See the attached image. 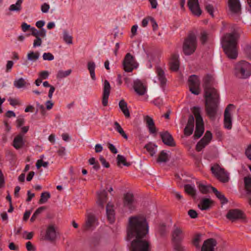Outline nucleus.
I'll list each match as a JSON object with an SVG mask.
<instances>
[{
  "label": "nucleus",
  "instance_id": "nucleus-46",
  "mask_svg": "<svg viewBox=\"0 0 251 251\" xmlns=\"http://www.w3.org/2000/svg\"><path fill=\"white\" fill-rule=\"evenodd\" d=\"M185 191L186 193L190 195L194 196L195 195V189L194 186L190 184H187L184 186Z\"/></svg>",
  "mask_w": 251,
  "mask_h": 251
},
{
  "label": "nucleus",
  "instance_id": "nucleus-36",
  "mask_svg": "<svg viewBox=\"0 0 251 251\" xmlns=\"http://www.w3.org/2000/svg\"><path fill=\"white\" fill-rule=\"evenodd\" d=\"M23 0H17L15 4H11L9 8L10 11H20L22 9Z\"/></svg>",
  "mask_w": 251,
  "mask_h": 251
},
{
  "label": "nucleus",
  "instance_id": "nucleus-30",
  "mask_svg": "<svg viewBox=\"0 0 251 251\" xmlns=\"http://www.w3.org/2000/svg\"><path fill=\"white\" fill-rule=\"evenodd\" d=\"M31 35L35 38L45 37L46 36V31L44 28H42L40 30H38L35 27H32L30 28Z\"/></svg>",
  "mask_w": 251,
  "mask_h": 251
},
{
  "label": "nucleus",
  "instance_id": "nucleus-47",
  "mask_svg": "<svg viewBox=\"0 0 251 251\" xmlns=\"http://www.w3.org/2000/svg\"><path fill=\"white\" fill-rule=\"evenodd\" d=\"M63 40L65 42L68 44H72L73 43V37L67 31H65L63 33Z\"/></svg>",
  "mask_w": 251,
  "mask_h": 251
},
{
  "label": "nucleus",
  "instance_id": "nucleus-1",
  "mask_svg": "<svg viewBox=\"0 0 251 251\" xmlns=\"http://www.w3.org/2000/svg\"><path fill=\"white\" fill-rule=\"evenodd\" d=\"M148 233V223L144 216H135L129 218L127 238L129 240L135 238L131 243V251H150V242L146 237Z\"/></svg>",
  "mask_w": 251,
  "mask_h": 251
},
{
  "label": "nucleus",
  "instance_id": "nucleus-44",
  "mask_svg": "<svg viewBox=\"0 0 251 251\" xmlns=\"http://www.w3.org/2000/svg\"><path fill=\"white\" fill-rule=\"evenodd\" d=\"M145 148L151 156H153L156 153V146L155 145L150 143L146 145Z\"/></svg>",
  "mask_w": 251,
  "mask_h": 251
},
{
  "label": "nucleus",
  "instance_id": "nucleus-18",
  "mask_svg": "<svg viewBox=\"0 0 251 251\" xmlns=\"http://www.w3.org/2000/svg\"><path fill=\"white\" fill-rule=\"evenodd\" d=\"M124 205L125 207L132 210L135 207V201L133 195L131 193H127L124 196Z\"/></svg>",
  "mask_w": 251,
  "mask_h": 251
},
{
  "label": "nucleus",
  "instance_id": "nucleus-3",
  "mask_svg": "<svg viewBox=\"0 0 251 251\" xmlns=\"http://www.w3.org/2000/svg\"><path fill=\"white\" fill-rule=\"evenodd\" d=\"M206 111L209 117L215 119L219 102V95L217 90L206 89Z\"/></svg>",
  "mask_w": 251,
  "mask_h": 251
},
{
  "label": "nucleus",
  "instance_id": "nucleus-7",
  "mask_svg": "<svg viewBox=\"0 0 251 251\" xmlns=\"http://www.w3.org/2000/svg\"><path fill=\"white\" fill-rule=\"evenodd\" d=\"M212 174L221 182L225 183L228 181L229 177L228 173L219 165H214L211 168Z\"/></svg>",
  "mask_w": 251,
  "mask_h": 251
},
{
  "label": "nucleus",
  "instance_id": "nucleus-4",
  "mask_svg": "<svg viewBox=\"0 0 251 251\" xmlns=\"http://www.w3.org/2000/svg\"><path fill=\"white\" fill-rule=\"evenodd\" d=\"M234 74L238 78H249L251 75V64L245 60L237 62L234 65Z\"/></svg>",
  "mask_w": 251,
  "mask_h": 251
},
{
  "label": "nucleus",
  "instance_id": "nucleus-52",
  "mask_svg": "<svg viewBox=\"0 0 251 251\" xmlns=\"http://www.w3.org/2000/svg\"><path fill=\"white\" fill-rule=\"evenodd\" d=\"M54 58L53 55L50 52H45L43 54V59L44 60L51 61Z\"/></svg>",
  "mask_w": 251,
  "mask_h": 251
},
{
  "label": "nucleus",
  "instance_id": "nucleus-56",
  "mask_svg": "<svg viewBox=\"0 0 251 251\" xmlns=\"http://www.w3.org/2000/svg\"><path fill=\"white\" fill-rule=\"evenodd\" d=\"M39 78L42 79H47L49 76V73L47 71L41 72L39 74Z\"/></svg>",
  "mask_w": 251,
  "mask_h": 251
},
{
  "label": "nucleus",
  "instance_id": "nucleus-11",
  "mask_svg": "<svg viewBox=\"0 0 251 251\" xmlns=\"http://www.w3.org/2000/svg\"><path fill=\"white\" fill-rule=\"evenodd\" d=\"M212 138V135L210 131H206L203 138L197 143L196 150L201 151L210 142Z\"/></svg>",
  "mask_w": 251,
  "mask_h": 251
},
{
  "label": "nucleus",
  "instance_id": "nucleus-48",
  "mask_svg": "<svg viewBox=\"0 0 251 251\" xmlns=\"http://www.w3.org/2000/svg\"><path fill=\"white\" fill-rule=\"evenodd\" d=\"M50 194L48 192H45L42 193L41 198L39 200L40 203H44L46 202L50 198Z\"/></svg>",
  "mask_w": 251,
  "mask_h": 251
},
{
  "label": "nucleus",
  "instance_id": "nucleus-32",
  "mask_svg": "<svg viewBox=\"0 0 251 251\" xmlns=\"http://www.w3.org/2000/svg\"><path fill=\"white\" fill-rule=\"evenodd\" d=\"M119 106L125 117H129L130 113L127 108V103L124 100H122L119 103Z\"/></svg>",
  "mask_w": 251,
  "mask_h": 251
},
{
  "label": "nucleus",
  "instance_id": "nucleus-31",
  "mask_svg": "<svg viewBox=\"0 0 251 251\" xmlns=\"http://www.w3.org/2000/svg\"><path fill=\"white\" fill-rule=\"evenodd\" d=\"M98 201L97 203L100 206L103 207L104 203L106 201L107 195L105 190L98 193Z\"/></svg>",
  "mask_w": 251,
  "mask_h": 251
},
{
  "label": "nucleus",
  "instance_id": "nucleus-40",
  "mask_svg": "<svg viewBox=\"0 0 251 251\" xmlns=\"http://www.w3.org/2000/svg\"><path fill=\"white\" fill-rule=\"evenodd\" d=\"M117 164L119 166H120V165L121 164H122L124 166H128L130 165L129 163H127L126 162V158L123 155L118 154L117 155Z\"/></svg>",
  "mask_w": 251,
  "mask_h": 251
},
{
  "label": "nucleus",
  "instance_id": "nucleus-50",
  "mask_svg": "<svg viewBox=\"0 0 251 251\" xmlns=\"http://www.w3.org/2000/svg\"><path fill=\"white\" fill-rule=\"evenodd\" d=\"M8 101L9 102L10 104L13 106L20 105L22 104V102L19 99H13L10 98L8 99Z\"/></svg>",
  "mask_w": 251,
  "mask_h": 251
},
{
  "label": "nucleus",
  "instance_id": "nucleus-42",
  "mask_svg": "<svg viewBox=\"0 0 251 251\" xmlns=\"http://www.w3.org/2000/svg\"><path fill=\"white\" fill-rule=\"evenodd\" d=\"M43 85L45 87H50V90L48 94V97L50 100L52 99L53 93L55 91V88L52 85H51L49 84L48 81H44L43 83Z\"/></svg>",
  "mask_w": 251,
  "mask_h": 251
},
{
  "label": "nucleus",
  "instance_id": "nucleus-41",
  "mask_svg": "<svg viewBox=\"0 0 251 251\" xmlns=\"http://www.w3.org/2000/svg\"><path fill=\"white\" fill-rule=\"evenodd\" d=\"M212 188L210 185H205L202 184H200L199 185V188L200 191L203 194H207L209 193L210 190L212 191Z\"/></svg>",
  "mask_w": 251,
  "mask_h": 251
},
{
  "label": "nucleus",
  "instance_id": "nucleus-12",
  "mask_svg": "<svg viewBox=\"0 0 251 251\" xmlns=\"http://www.w3.org/2000/svg\"><path fill=\"white\" fill-rule=\"evenodd\" d=\"M226 217L233 222L237 220H244L245 215L240 210L234 209H231L228 212Z\"/></svg>",
  "mask_w": 251,
  "mask_h": 251
},
{
  "label": "nucleus",
  "instance_id": "nucleus-2",
  "mask_svg": "<svg viewBox=\"0 0 251 251\" xmlns=\"http://www.w3.org/2000/svg\"><path fill=\"white\" fill-rule=\"evenodd\" d=\"M238 34L236 31L226 34L222 39V45L224 51L227 56L232 59L237 57V50Z\"/></svg>",
  "mask_w": 251,
  "mask_h": 251
},
{
  "label": "nucleus",
  "instance_id": "nucleus-13",
  "mask_svg": "<svg viewBox=\"0 0 251 251\" xmlns=\"http://www.w3.org/2000/svg\"><path fill=\"white\" fill-rule=\"evenodd\" d=\"M133 88L137 94L140 96H143L147 92V86L138 79L134 80Z\"/></svg>",
  "mask_w": 251,
  "mask_h": 251
},
{
  "label": "nucleus",
  "instance_id": "nucleus-60",
  "mask_svg": "<svg viewBox=\"0 0 251 251\" xmlns=\"http://www.w3.org/2000/svg\"><path fill=\"white\" fill-rule=\"evenodd\" d=\"M13 65H14V62L12 61H11V60L7 61L6 65V72H10Z\"/></svg>",
  "mask_w": 251,
  "mask_h": 251
},
{
  "label": "nucleus",
  "instance_id": "nucleus-33",
  "mask_svg": "<svg viewBox=\"0 0 251 251\" xmlns=\"http://www.w3.org/2000/svg\"><path fill=\"white\" fill-rule=\"evenodd\" d=\"M213 80L212 77L210 75H207L203 78V82H204V96H206V89H209L211 90H216L214 88L210 86L211 83L212 82Z\"/></svg>",
  "mask_w": 251,
  "mask_h": 251
},
{
  "label": "nucleus",
  "instance_id": "nucleus-37",
  "mask_svg": "<svg viewBox=\"0 0 251 251\" xmlns=\"http://www.w3.org/2000/svg\"><path fill=\"white\" fill-rule=\"evenodd\" d=\"M26 84L27 83L23 78H20L14 81V85L18 89L24 87Z\"/></svg>",
  "mask_w": 251,
  "mask_h": 251
},
{
  "label": "nucleus",
  "instance_id": "nucleus-63",
  "mask_svg": "<svg viewBox=\"0 0 251 251\" xmlns=\"http://www.w3.org/2000/svg\"><path fill=\"white\" fill-rule=\"evenodd\" d=\"M26 248L28 251H35V248L29 241L26 243Z\"/></svg>",
  "mask_w": 251,
  "mask_h": 251
},
{
  "label": "nucleus",
  "instance_id": "nucleus-58",
  "mask_svg": "<svg viewBox=\"0 0 251 251\" xmlns=\"http://www.w3.org/2000/svg\"><path fill=\"white\" fill-rule=\"evenodd\" d=\"M33 232H28L26 231H24L23 232V237L25 239L30 240L32 238Z\"/></svg>",
  "mask_w": 251,
  "mask_h": 251
},
{
  "label": "nucleus",
  "instance_id": "nucleus-62",
  "mask_svg": "<svg viewBox=\"0 0 251 251\" xmlns=\"http://www.w3.org/2000/svg\"><path fill=\"white\" fill-rule=\"evenodd\" d=\"M25 123V119L23 117H19L16 120L17 126L19 127L24 125Z\"/></svg>",
  "mask_w": 251,
  "mask_h": 251
},
{
  "label": "nucleus",
  "instance_id": "nucleus-19",
  "mask_svg": "<svg viewBox=\"0 0 251 251\" xmlns=\"http://www.w3.org/2000/svg\"><path fill=\"white\" fill-rule=\"evenodd\" d=\"M98 225L97 221L94 215L88 213L86 216V223L84 226L85 230L93 229Z\"/></svg>",
  "mask_w": 251,
  "mask_h": 251
},
{
  "label": "nucleus",
  "instance_id": "nucleus-59",
  "mask_svg": "<svg viewBox=\"0 0 251 251\" xmlns=\"http://www.w3.org/2000/svg\"><path fill=\"white\" fill-rule=\"evenodd\" d=\"M42 41L40 38H36L34 40L33 44V47L36 48L37 47H40L42 45Z\"/></svg>",
  "mask_w": 251,
  "mask_h": 251
},
{
  "label": "nucleus",
  "instance_id": "nucleus-16",
  "mask_svg": "<svg viewBox=\"0 0 251 251\" xmlns=\"http://www.w3.org/2000/svg\"><path fill=\"white\" fill-rule=\"evenodd\" d=\"M217 242L214 238H209L205 240L201 247V251H215Z\"/></svg>",
  "mask_w": 251,
  "mask_h": 251
},
{
  "label": "nucleus",
  "instance_id": "nucleus-20",
  "mask_svg": "<svg viewBox=\"0 0 251 251\" xmlns=\"http://www.w3.org/2000/svg\"><path fill=\"white\" fill-rule=\"evenodd\" d=\"M228 6L230 11L238 14L241 11V4L239 0H228Z\"/></svg>",
  "mask_w": 251,
  "mask_h": 251
},
{
  "label": "nucleus",
  "instance_id": "nucleus-26",
  "mask_svg": "<svg viewBox=\"0 0 251 251\" xmlns=\"http://www.w3.org/2000/svg\"><path fill=\"white\" fill-rule=\"evenodd\" d=\"M144 120L146 123L147 126L150 132L152 134L155 133L156 130L152 118L149 116H146L144 118Z\"/></svg>",
  "mask_w": 251,
  "mask_h": 251
},
{
  "label": "nucleus",
  "instance_id": "nucleus-39",
  "mask_svg": "<svg viewBox=\"0 0 251 251\" xmlns=\"http://www.w3.org/2000/svg\"><path fill=\"white\" fill-rule=\"evenodd\" d=\"M72 73V70L69 69L67 71H64L63 70H59L56 75V78L57 79H61L69 76Z\"/></svg>",
  "mask_w": 251,
  "mask_h": 251
},
{
  "label": "nucleus",
  "instance_id": "nucleus-25",
  "mask_svg": "<svg viewBox=\"0 0 251 251\" xmlns=\"http://www.w3.org/2000/svg\"><path fill=\"white\" fill-rule=\"evenodd\" d=\"M194 118L191 116L189 118L187 124L184 128V134L186 136L191 135L194 129Z\"/></svg>",
  "mask_w": 251,
  "mask_h": 251
},
{
  "label": "nucleus",
  "instance_id": "nucleus-53",
  "mask_svg": "<svg viewBox=\"0 0 251 251\" xmlns=\"http://www.w3.org/2000/svg\"><path fill=\"white\" fill-rule=\"evenodd\" d=\"M246 55L251 59V45H246L244 49Z\"/></svg>",
  "mask_w": 251,
  "mask_h": 251
},
{
  "label": "nucleus",
  "instance_id": "nucleus-49",
  "mask_svg": "<svg viewBox=\"0 0 251 251\" xmlns=\"http://www.w3.org/2000/svg\"><path fill=\"white\" fill-rule=\"evenodd\" d=\"M244 182L247 190L251 193V177H245L244 178Z\"/></svg>",
  "mask_w": 251,
  "mask_h": 251
},
{
  "label": "nucleus",
  "instance_id": "nucleus-64",
  "mask_svg": "<svg viewBox=\"0 0 251 251\" xmlns=\"http://www.w3.org/2000/svg\"><path fill=\"white\" fill-rule=\"evenodd\" d=\"M245 153L247 157L251 160V144L246 149Z\"/></svg>",
  "mask_w": 251,
  "mask_h": 251
},
{
  "label": "nucleus",
  "instance_id": "nucleus-14",
  "mask_svg": "<svg viewBox=\"0 0 251 251\" xmlns=\"http://www.w3.org/2000/svg\"><path fill=\"white\" fill-rule=\"evenodd\" d=\"M58 232L57 227L53 225H49L46 229L45 238L49 241H54L57 238Z\"/></svg>",
  "mask_w": 251,
  "mask_h": 251
},
{
  "label": "nucleus",
  "instance_id": "nucleus-61",
  "mask_svg": "<svg viewBox=\"0 0 251 251\" xmlns=\"http://www.w3.org/2000/svg\"><path fill=\"white\" fill-rule=\"evenodd\" d=\"M41 11L43 13H47L48 12L50 6L49 4H47V3H44L43 4L41 5Z\"/></svg>",
  "mask_w": 251,
  "mask_h": 251
},
{
  "label": "nucleus",
  "instance_id": "nucleus-23",
  "mask_svg": "<svg viewBox=\"0 0 251 251\" xmlns=\"http://www.w3.org/2000/svg\"><path fill=\"white\" fill-rule=\"evenodd\" d=\"M156 73L160 82V86L164 88L167 81L164 70L160 67H157L156 69Z\"/></svg>",
  "mask_w": 251,
  "mask_h": 251
},
{
  "label": "nucleus",
  "instance_id": "nucleus-17",
  "mask_svg": "<svg viewBox=\"0 0 251 251\" xmlns=\"http://www.w3.org/2000/svg\"><path fill=\"white\" fill-rule=\"evenodd\" d=\"M111 87L108 80H105L103 83L102 103L104 106L108 104V100L110 95Z\"/></svg>",
  "mask_w": 251,
  "mask_h": 251
},
{
  "label": "nucleus",
  "instance_id": "nucleus-43",
  "mask_svg": "<svg viewBox=\"0 0 251 251\" xmlns=\"http://www.w3.org/2000/svg\"><path fill=\"white\" fill-rule=\"evenodd\" d=\"M201 241V235L200 234H196L193 240V245L197 248L200 249V243Z\"/></svg>",
  "mask_w": 251,
  "mask_h": 251
},
{
  "label": "nucleus",
  "instance_id": "nucleus-8",
  "mask_svg": "<svg viewBox=\"0 0 251 251\" xmlns=\"http://www.w3.org/2000/svg\"><path fill=\"white\" fill-rule=\"evenodd\" d=\"M188 86L190 92L196 95L200 93V82L198 77L195 75H191L188 79Z\"/></svg>",
  "mask_w": 251,
  "mask_h": 251
},
{
  "label": "nucleus",
  "instance_id": "nucleus-51",
  "mask_svg": "<svg viewBox=\"0 0 251 251\" xmlns=\"http://www.w3.org/2000/svg\"><path fill=\"white\" fill-rule=\"evenodd\" d=\"M48 165H49L48 162H45V161H43L42 160V159H39V160H37L36 164V166L38 169H39L41 167H43L44 168H47V167H48Z\"/></svg>",
  "mask_w": 251,
  "mask_h": 251
},
{
  "label": "nucleus",
  "instance_id": "nucleus-5",
  "mask_svg": "<svg viewBox=\"0 0 251 251\" xmlns=\"http://www.w3.org/2000/svg\"><path fill=\"white\" fill-rule=\"evenodd\" d=\"M192 111L196 117V127L194 137L199 138L203 134L204 130L203 119L201 115V109L199 106H194Z\"/></svg>",
  "mask_w": 251,
  "mask_h": 251
},
{
  "label": "nucleus",
  "instance_id": "nucleus-34",
  "mask_svg": "<svg viewBox=\"0 0 251 251\" xmlns=\"http://www.w3.org/2000/svg\"><path fill=\"white\" fill-rule=\"evenodd\" d=\"M95 68L96 64L95 62L93 61H89L87 63V68L89 71L90 75L91 78L93 80H95L96 79V77L95 76Z\"/></svg>",
  "mask_w": 251,
  "mask_h": 251
},
{
  "label": "nucleus",
  "instance_id": "nucleus-29",
  "mask_svg": "<svg viewBox=\"0 0 251 251\" xmlns=\"http://www.w3.org/2000/svg\"><path fill=\"white\" fill-rule=\"evenodd\" d=\"M24 144L23 140V135L21 134L18 135L16 136L13 140V145L16 149H19L22 148Z\"/></svg>",
  "mask_w": 251,
  "mask_h": 251
},
{
  "label": "nucleus",
  "instance_id": "nucleus-55",
  "mask_svg": "<svg viewBox=\"0 0 251 251\" xmlns=\"http://www.w3.org/2000/svg\"><path fill=\"white\" fill-rule=\"evenodd\" d=\"M174 251H185V247L178 243L174 245Z\"/></svg>",
  "mask_w": 251,
  "mask_h": 251
},
{
  "label": "nucleus",
  "instance_id": "nucleus-57",
  "mask_svg": "<svg viewBox=\"0 0 251 251\" xmlns=\"http://www.w3.org/2000/svg\"><path fill=\"white\" fill-rule=\"evenodd\" d=\"M205 9L212 17L214 16V8L212 5L210 4H206L205 5Z\"/></svg>",
  "mask_w": 251,
  "mask_h": 251
},
{
  "label": "nucleus",
  "instance_id": "nucleus-45",
  "mask_svg": "<svg viewBox=\"0 0 251 251\" xmlns=\"http://www.w3.org/2000/svg\"><path fill=\"white\" fill-rule=\"evenodd\" d=\"M212 191L215 194L216 196L223 203L227 202V200L226 199L225 196L218 191L215 188H212Z\"/></svg>",
  "mask_w": 251,
  "mask_h": 251
},
{
  "label": "nucleus",
  "instance_id": "nucleus-38",
  "mask_svg": "<svg viewBox=\"0 0 251 251\" xmlns=\"http://www.w3.org/2000/svg\"><path fill=\"white\" fill-rule=\"evenodd\" d=\"M168 160V154L164 151H162L159 154L157 161L158 163L166 162Z\"/></svg>",
  "mask_w": 251,
  "mask_h": 251
},
{
  "label": "nucleus",
  "instance_id": "nucleus-22",
  "mask_svg": "<svg viewBox=\"0 0 251 251\" xmlns=\"http://www.w3.org/2000/svg\"><path fill=\"white\" fill-rule=\"evenodd\" d=\"M160 136L163 142L165 144L169 146H174L175 145L173 138L168 131L161 132Z\"/></svg>",
  "mask_w": 251,
  "mask_h": 251
},
{
  "label": "nucleus",
  "instance_id": "nucleus-54",
  "mask_svg": "<svg viewBox=\"0 0 251 251\" xmlns=\"http://www.w3.org/2000/svg\"><path fill=\"white\" fill-rule=\"evenodd\" d=\"M208 38V34L205 31H203L201 33L200 40L202 44H204L207 41Z\"/></svg>",
  "mask_w": 251,
  "mask_h": 251
},
{
  "label": "nucleus",
  "instance_id": "nucleus-9",
  "mask_svg": "<svg viewBox=\"0 0 251 251\" xmlns=\"http://www.w3.org/2000/svg\"><path fill=\"white\" fill-rule=\"evenodd\" d=\"M136 63L133 56L129 53H127L123 61V67L125 71L131 72L136 67Z\"/></svg>",
  "mask_w": 251,
  "mask_h": 251
},
{
  "label": "nucleus",
  "instance_id": "nucleus-21",
  "mask_svg": "<svg viewBox=\"0 0 251 251\" xmlns=\"http://www.w3.org/2000/svg\"><path fill=\"white\" fill-rule=\"evenodd\" d=\"M172 238L176 243L182 240L184 238L182 230L178 227H175L172 232Z\"/></svg>",
  "mask_w": 251,
  "mask_h": 251
},
{
  "label": "nucleus",
  "instance_id": "nucleus-35",
  "mask_svg": "<svg viewBox=\"0 0 251 251\" xmlns=\"http://www.w3.org/2000/svg\"><path fill=\"white\" fill-rule=\"evenodd\" d=\"M39 56L40 53L39 52L30 51L27 54V59L29 61L35 62L39 59Z\"/></svg>",
  "mask_w": 251,
  "mask_h": 251
},
{
  "label": "nucleus",
  "instance_id": "nucleus-15",
  "mask_svg": "<svg viewBox=\"0 0 251 251\" xmlns=\"http://www.w3.org/2000/svg\"><path fill=\"white\" fill-rule=\"evenodd\" d=\"M187 5L192 14L197 16H200L201 14L198 0H188Z\"/></svg>",
  "mask_w": 251,
  "mask_h": 251
},
{
  "label": "nucleus",
  "instance_id": "nucleus-6",
  "mask_svg": "<svg viewBox=\"0 0 251 251\" xmlns=\"http://www.w3.org/2000/svg\"><path fill=\"white\" fill-rule=\"evenodd\" d=\"M196 36L193 33H190L184 40L183 45V51L185 55H189L192 54L197 48Z\"/></svg>",
  "mask_w": 251,
  "mask_h": 251
},
{
  "label": "nucleus",
  "instance_id": "nucleus-27",
  "mask_svg": "<svg viewBox=\"0 0 251 251\" xmlns=\"http://www.w3.org/2000/svg\"><path fill=\"white\" fill-rule=\"evenodd\" d=\"M179 56L178 54H173L172 56L170 64V68L172 71H176L178 70L179 66V62L178 60Z\"/></svg>",
  "mask_w": 251,
  "mask_h": 251
},
{
  "label": "nucleus",
  "instance_id": "nucleus-10",
  "mask_svg": "<svg viewBox=\"0 0 251 251\" xmlns=\"http://www.w3.org/2000/svg\"><path fill=\"white\" fill-rule=\"evenodd\" d=\"M235 108L234 105L228 104L226 107L224 113V127L228 129L232 128V119L231 112Z\"/></svg>",
  "mask_w": 251,
  "mask_h": 251
},
{
  "label": "nucleus",
  "instance_id": "nucleus-24",
  "mask_svg": "<svg viewBox=\"0 0 251 251\" xmlns=\"http://www.w3.org/2000/svg\"><path fill=\"white\" fill-rule=\"evenodd\" d=\"M106 209L108 220L110 223H113L115 221V211L113 209V205L109 202L107 204Z\"/></svg>",
  "mask_w": 251,
  "mask_h": 251
},
{
  "label": "nucleus",
  "instance_id": "nucleus-28",
  "mask_svg": "<svg viewBox=\"0 0 251 251\" xmlns=\"http://www.w3.org/2000/svg\"><path fill=\"white\" fill-rule=\"evenodd\" d=\"M212 201L208 198H204L202 199L198 204L199 208L201 210H206L210 208Z\"/></svg>",
  "mask_w": 251,
  "mask_h": 251
}]
</instances>
